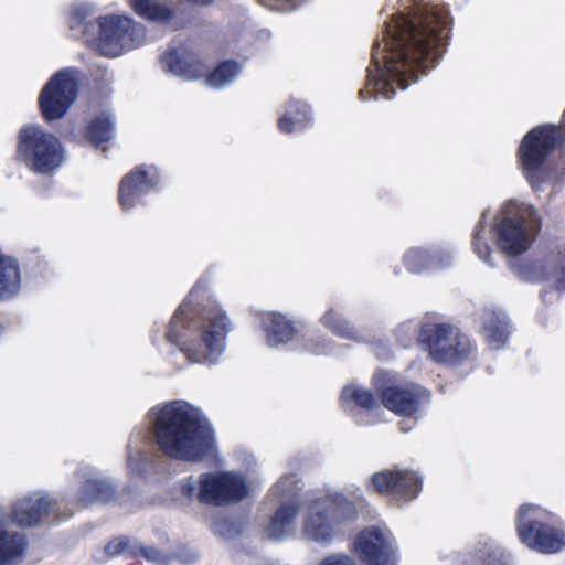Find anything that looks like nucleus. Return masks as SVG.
Segmentation results:
<instances>
[{
	"mask_svg": "<svg viewBox=\"0 0 565 565\" xmlns=\"http://www.w3.org/2000/svg\"><path fill=\"white\" fill-rule=\"evenodd\" d=\"M539 273L532 275L531 279L547 280L553 287L558 290H565V260L562 262L559 267L537 266Z\"/></svg>",
	"mask_w": 565,
	"mask_h": 565,
	"instance_id": "obj_37",
	"label": "nucleus"
},
{
	"mask_svg": "<svg viewBox=\"0 0 565 565\" xmlns=\"http://www.w3.org/2000/svg\"><path fill=\"white\" fill-rule=\"evenodd\" d=\"M79 77L75 68H64L54 74L42 88L39 106L46 121L63 118L75 103Z\"/></svg>",
	"mask_w": 565,
	"mask_h": 565,
	"instance_id": "obj_13",
	"label": "nucleus"
},
{
	"mask_svg": "<svg viewBox=\"0 0 565 565\" xmlns=\"http://www.w3.org/2000/svg\"><path fill=\"white\" fill-rule=\"evenodd\" d=\"M259 327L268 347L290 345L295 349L303 322L295 321L281 312L269 311L259 316Z\"/></svg>",
	"mask_w": 565,
	"mask_h": 565,
	"instance_id": "obj_17",
	"label": "nucleus"
},
{
	"mask_svg": "<svg viewBox=\"0 0 565 565\" xmlns=\"http://www.w3.org/2000/svg\"><path fill=\"white\" fill-rule=\"evenodd\" d=\"M382 40L374 42L361 100L392 99L437 64L450 32L448 11L417 0H398L387 14Z\"/></svg>",
	"mask_w": 565,
	"mask_h": 565,
	"instance_id": "obj_1",
	"label": "nucleus"
},
{
	"mask_svg": "<svg viewBox=\"0 0 565 565\" xmlns=\"http://www.w3.org/2000/svg\"><path fill=\"white\" fill-rule=\"evenodd\" d=\"M108 556L135 555L137 554V543L128 537H117L111 540L105 547Z\"/></svg>",
	"mask_w": 565,
	"mask_h": 565,
	"instance_id": "obj_38",
	"label": "nucleus"
},
{
	"mask_svg": "<svg viewBox=\"0 0 565 565\" xmlns=\"http://www.w3.org/2000/svg\"><path fill=\"white\" fill-rule=\"evenodd\" d=\"M401 330H405L406 332L409 333L411 337H413L415 334V328L411 324L402 326Z\"/></svg>",
	"mask_w": 565,
	"mask_h": 565,
	"instance_id": "obj_44",
	"label": "nucleus"
},
{
	"mask_svg": "<svg viewBox=\"0 0 565 565\" xmlns=\"http://www.w3.org/2000/svg\"><path fill=\"white\" fill-rule=\"evenodd\" d=\"M299 478L295 473H287L270 488L268 498L281 503L284 501L303 502L298 497Z\"/></svg>",
	"mask_w": 565,
	"mask_h": 565,
	"instance_id": "obj_33",
	"label": "nucleus"
},
{
	"mask_svg": "<svg viewBox=\"0 0 565 565\" xmlns=\"http://www.w3.org/2000/svg\"><path fill=\"white\" fill-rule=\"evenodd\" d=\"M366 508L361 488L326 489L308 494L303 502L284 501L270 518L266 534L273 541L296 536L302 510V535L320 544H329L352 524Z\"/></svg>",
	"mask_w": 565,
	"mask_h": 565,
	"instance_id": "obj_2",
	"label": "nucleus"
},
{
	"mask_svg": "<svg viewBox=\"0 0 565 565\" xmlns=\"http://www.w3.org/2000/svg\"><path fill=\"white\" fill-rule=\"evenodd\" d=\"M242 71V66L236 61H225L218 64L205 78L207 86L222 89L232 84Z\"/></svg>",
	"mask_w": 565,
	"mask_h": 565,
	"instance_id": "obj_34",
	"label": "nucleus"
},
{
	"mask_svg": "<svg viewBox=\"0 0 565 565\" xmlns=\"http://www.w3.org/2000/svg\"><path fill=\"white\" fill-rule=\"evenodd\" d=\"M115 134V121L108 113L96 116L87 127V136L90 142L103 150Z\"/></svg>",
	"mask_w": 565,
	"mask_h": 565,
	"instance_id": "obj_32",
	"label": "nucleus"
},
{
	"mask_svg": "<svg viewBox=\"0 0 565 565\" xmlns=\"http://www.w3.org/2000/svg\"><path fill=\"white\" fill-rule=\"evenodd\" d=\"M166 72L185 81H193L202 77L206 68L199 58L184 50L167 51L161 58Z\"/></svg>",
	"mask_w": 565,
	"mask_h": 565,
	"instance_id": "obj_21",
	"label": "nucleus"
},
{
	"mask_svg": "<svg viewBox=\"0 0 565 565\" xmlns=\"http://www.w3.org/2000/svg\"><path fill=\"white\" fill-rule=\"evenodd\" d=\"M402 264L413 275L428 274V249L425 246H412L402 256Z\"/></svg>",
	"mask_w": 565,
	"mask_h": 565,
	"instance_id": "obj_35",
	"label": "nucleus"
},
{
	"mask_svg": "<svg viewBox=\"0 0 565 565\" xmlns=\"http://www.w3.org/2000/svg\"><path fill=\"white\" fill-rule=\"evenodd\" d=\"M57 510L58 503L52 497L32 493L17 500L12 507V520L20 525L32 526L55 514Z\"/></svg>",
	"mask_w": 565,
	"mask_h": 565,
	"instance_id": "obj_18",
	"label": "nucleus"
},
{
	"mask_svg": "<svg viewBox=\"0 0 565 565\" xmlns=\"http://www.w3.org/2000/svg\"><path fill=\"white\" fill-rule=\"evenodd\" d=\"M422 477L412 470H385L372 475L369 488L409 501L422 490Z\"/></svg>",
	"mask_w": 565,
	"mask_h": 565,
	"instance_id": "obj_16",
	"label": "nucleus"
},
{
	"mask_svg": "<svg viewBox=\"0 0 565 565\" xmlns=\"http://www.w3.org/2000/svg\"><path fill=\"white\" fill-rule=\"evenodd\" d=\"M8 514L0 510V565H17L24 557L29 541L24 533L7 529Z\"/></svg>",
	"mask_w": 565,
	"mask_h": 565,
	"instance_id": "obj_22",
	"label": "nucleus"
},
{
	"mask_svg": "<svg viewBox=\"0 0 565 565\" xmlns=\"http://www.w3.org/2000/svg\"><path fill=\"white\" fill-rule=\"evenodd\" d=\"M78 478L83 479V483L78 490V501L84 505L95 502H109L115 493L111 482L106 479L98 478L96 471L88 467H79L77 470Z\"/></svg>",
	"mask_w": 565,
	"mask_h": 565,
	"instance_id": "obj_20",
	"label": "nucleus"
},
{
	"mask_svg": "<svg viewBox=\"0 0 565 565\" xmlns=\"http://www.w3.org/2000/svg\"><path fill=\"white\" fill-rule=\"evenodd\" d=\"M96 9L93 4L81 3L68 13V26L79 31L83 42L95 53L116 58L146 43V28L125 14H104L89 20Z\"/></svg>",
	"mask_w": 565,
	"mask_h": 565,
	"instance_id": "obj_6",
	"label": "nucleus"
},
{
	"mask_svg": "<svg viewBox=\"0 0 565 565\" xmlns=\"http://www.w3.org/2000/svg\"><path fill=\"white\" fill-rule=\"evenodd\" d=\"M305 1L306 0H258L263 7L278 12L294 11Z\"/></svg>",
	"mask_w": 565,
	"mask_h": 565,
	"instance_id": "obj_39",
	"label": "nucleus"
},
{
	"mask_svg": "<svg viewBox=\"0 0 565 565\" xmlns=\"http://www.w3.org/2000/svg\"><path fill=\"white\" fill-rule=\"evenodd\" d=\"M227 52L245 60L253 56L260 47L258 35L245 26L233 28L226 35Z\"/></svg>",
	"mask_w": 565,
	"mask_h": 565,
	"instance_id": "obj_29",
	"label": "nucleus"
},
{
	"mask_svg": "<svg viewBox=\"0 0 565 565\" xmlns=\"http://www.w3.org/2000/svg\"><path fill=\"white\" fill-rule=\"evenodd\" d=\"M340 401L342 407L347 411H352L354 407L372 409L377 405L375 396L367 388L356 383L343 387Z\"/></svg>",
	"mask_w": 565,
	"mask_h": 565,
	"instance_id": "obj_31",
	"label": "nucleus"
},
{
	"mask_svg": "<svg viewBox=\"0 0 565 565\" xmlns=\"http://www.w3.org/2000/svg\"><path fill=\"white\" fill-rule=\"evenodd\" d=\"M373 385L385 408L399 416H413L430 402V392L413 382H405L393 371L379 370Z\"/></svg>",
	"mask_w": 565,
	"mask_h": 565,
	"instance_id": "obj_12",
	"label": "nucleus"
},
{
	"mask_svg": "<svg viewBox=\"0 0 565 565\" xmlns=\"http://www.w3.org/2000/svg\"><path fill=\"white\" fill-rule=\"evenodd\" d=\"M482 335L492 349H501L511 334L509 317L502 310L486 309L482 313Z\"/></svg>",
	"mask_w": 565,
	"mask_h": 565,
	"instance_id": "obj_24",
	"label": "nucleus"
},
{
	"mask_svg": "<svg viewBox=\"0 0 565 565\" xmlns=\"http://www.w3.org/2000/svg\"><path fill=\"white\" fill-rule=\"evenodd\" d=\"M137 550H139L142 553V555L148 561H150L152 563L167 564L169 562V556L166 555L164 553H162L161 551H159L156 547H152V546L138 547L137 546Z\"/></svg>",
	"mask_w": 565,
	"mask_h": 565,
	"instance_id": "obj_41",
	"label": "nucleus"
},
{
	"mask_svg": "<svg viewBox=\"0 0 565 565\" xmlns=\"http://www.w3.org/2000/svg\"><path fill=\"white\" fill-rule=\"evenodd\" d=\"M457 565H512V556L498 542L486 539L478 541L472 552Z\"/></svg>",
	"mask_w": 565,
	"mask_h": 565,
	"instance_id": "obj_23",
	"label": "nucleus"
},
{
	"mask_svg": "<svg viewBox=\"0 0 565 565\" xmlns=\"http://www.w3.org/2000/svg\"><path fill=\"white\" fill-rule=\"evenodd\" d=\"M355 552L367 565H397L394 537L382 527H367L354 541Z\"/></svg>",
	"mask_w": 565,
	"mask_h": 565,
	"instance_id": "obj_15",
	"label": "nucleus"
},
{
	"mask_svg": "<svg viewBox=\"0 0 565 565\" xmlns=\"http://www.w3.org/2000/svg\"><path fill=\"white\" fill-rule=\"evenodd\" d=\"M540 226V217L532 205L518 200L508 201L493 217L489 211L482 213L472 234L473 253L488 266L494 267L491 258L493 239L503 254L519 256L531 247Z\"/></svg>",
	"mask_w": 565,
	"mask_h": 565,
	"instance_id": "obj_5",
	"label": "nucleus"
},
{
	"mask_svg": "<svg viewBox=\"0 0 565 565\" xmlns=\"http://www.w3.org/2000/svg\"><path fill=\"white\" fill-rule=\"evenodd\" d=\"M428 249V274L449 268L454 263V252L449 246H427Z\"/></svg>",
	"mask_w": 565,
	"mask_h": 565,
	"instance_id": "obj_36",
	"label": "nucleus"
},
{
	"mask_svg": "<svg viewBox=\"0 0 565 565\" xmlns=\"http://www.w3.org/2000/svg\"><path fill=\"white\" fill-rule=\"evenodd\" d=\"M562 173L565 174V166L562 168Z\"/></svg>",
	"mask_w": 565,
	"mask_h": 565,
	"instance_id": "obj_45",
	"label": "nucleus"
},
{
	"mask_svg": "<svg viewBox=\"0 0 565 565\" xmlns=\"http://www.w3.org/2000/svg\"><path fill=\"white\" fill-rule=\"evenodd\" d=\"M312 124L310 107L307 103L290 99L286 104L285 111L278 119V128L284 134L299 132Z\"/></svg>",
	"mask_w": 565,
	"mask_h": 565,
	"instance_id": "obj_25",
	"label": "nucleus"
},
{
	"mask_svg": "<svg viewBox=\"0 0 565 565\" xmlns=\"http://www.w3.org/2000/svg\"><path fill=\"white\" fill-rule=\"evenodd\" d=\"M318 565H355V562L347 555L334 554L324 557Z\"/></svg>",
	"mask_w": 565,
	"mask_h": 565,
	"instance_id": "obj_42",
	"label": "nucleus"
},
{
	"mask_svg": "<svg viewBox=\"0 0 565 565\" xmlns=\"http://www.w3.org/2000/svg\"><path fill=\"white\" fill-rule=\"evenodd\" d=\"M565 141V108L561 125H541L531 129L522 139L518 161L522 174L537 191L551 179L548 160L553 151Z\"/></svg>",
	"mask_w": 565,
	"mask_h": 565,
	"instance_id": "obj_8",
	"label": "nucleus"
},
{
	"mask_svg": "<svg viewBox=\"0 0 565 565\" xmlns=\"http://www.w3.org/2000/svg\"><path fill=\"white\" fill-rule=\"evenodd\" d=\"M320 323L333 335L344 340L362 343L366 341L365 334L353 326L345 316L335 308H329L320 318Z\"/></svg>",
	"mask_w": 565,
	"mask_h": 565,
	"instance_id": "obj_27",
	"label": "nucleus"
},
{
	"mask_svg": "<svg viewBox=\"0 0 565 565\" xmlns=\"http://www.w3.org/2000/svg\"><path fill=\"white\" fill-rule=\"evenodd\" d=\"M22 289L21 269L18 260L9 255L0 254V300L17 297Z\"/></svg>",
	"mask_w": 565,
	"mask_h": 565,
	"instance_id": "obj_26",
	"label": "nucleus"
},
{
	"mask_svg": "<svg viewBox=\"0 0 565 565\" xmlns=\"http://www.w3.org/2000/svg\"><path fill=\"white\" fill-rule=\"evenodd\" d=\"M200 278L180 305L166 330V341L193 363L216 364L233 329L227 311Z\"/></svg>",
	"mask_w": 565,
	"mask_h": 565,
	"instance_id": "obj_3",
	"label": "nucleus"
},
{
	"mask_svg": "<svg viewBox=\"0 0 565 565\" xmlns=\"http://www.w3.org/2000/svg\"><path fill=\"white\" fill-rule=\"evenodd\" d=\"M198 555L194 552H190L186 556L182 557L183 563H193L196 561Z\"/></svg>",
	"mask_w": 565,
	"mask_h": 565,
	"instance_id": "obj_43",
	"label": "nucleus"
},
{
	"mask_svg": "<svg viewBox=\"0 0 565 565\" xmlns=\"http://www.w3.org/2000/svg\"><path fill=\"white\" fill-rule=\"evenodd\" d=\"M132 10L141 18L159 24L178 28L174 22V12L166 3L156 0H128Z\"/></svg>",
	"mask_w": 565,
	"mask_h": 565,
	"instance_id": "obj_30",
	"label": "nucleus"
},
{
	"mask_svg": "<svg viewBox=\"0 0 565 565\" xmlns=\"http://www.w3.org/2000/svg\"><path fill=\"white\" fill-rule=\"evenodd\" d=\"M518 537L529 548L554 554L565 546V533L547 510L531 503L522 504L516 514Z\"/></svg>",
	"mask_w": 565,
	"mask_h": 565,
	"instance_id": "obj_11",
	"label": "nucleus"
},
{
	"mask_svg": "<svg viewBox=\"0 0 565 565\" xmlns=\"http://www.w3.org/2000/svg\"><path fill=\"white\" fill-rule=\"evenodd\" d=\"M418 341L426 350L428 358L437 364L452 369L463 366L468 370L476 364L477 343L454 324H424L419 331Z\"/></svg>",
	"mask_w": 565,
	"mask_h": 565,
	"instance_id": "obj_7",
	"label": "nucleus"
},
{
	"mask_svg": "<svg viewBox=\"0 0 565 565\" xmlns=\"http://www.w3.org/2000/svg\"><path fill=\"white\" fill-rule=\"evenodd\" d=\"M17 157L30 171L52 175L66 160L62 141L40 125H26L18 137Z\"/></svg>",
	"mask_w": 565,
	"mask_h": 565,
	"instance_id": "obj_10",
	"label": "nucleus"
},
{
	"mask_svg": "<svg viewBox=\"0 0 565 565\" xmlns=\"http://www.w3.org/2000/svg\"><path fill=\"white\" fill-rule=\"evenodd\" d=\"M157 455L149 449L141 430L132 433L126 447V465L130 476L143 478L154 469Z\"/></svg>",
	"mask_w": 565,
	"mask_h": 565,
	"instance_id": "obj_19",
	"label": "nucleus"
},
{
	"mask_svg": "<svg viewBox=\"0 0 565 565\" xmlns=\"http://www.w3.org/2000/svg\"><path fill=\"white\" fill-rule=\"evenodd\" d=\"M294 350L313 355H334L338 353L339 345L331 338L309 330L303 323Z\"/></svg>",
	"mask_w": 565,
	"mask_h": 565,
	"instance_id": "obj_28",
	"label": "nucleus"
},
{
	"mask_svg": "<svg viewBox=\"0 0 565 565\" xmlns=\"http://www.w3.org/2000/svg\"><path fill=\"white\" fill-rule=\"evenodd\" d=\"M147 422L159 449L170 459L196 463L217 454L212 423L200 407L186 401L153 406Z\"/></svg>",
	"mask_w": 565,
	"mask_h": 565,
	"instance_id": "obj_4",
	"label": "nucleus"
},
{
	"mask_svg": "<svg viewBox=\"0 0 565 565\" xmlns=\"http://www.w3.org/2000/svg\"><path fill=\"white\" fill-rule=\"evenodd\" d=\"M210 529L215 535L224 539H230L234 534V525L226 518L213 520L210 524Z\"/></svg>",
	"mask_w": 565,
	"mask_h": 565,
	"instance_id": "obj_40",
	"label": "nucleus"
},
{
	"mask_svg": "<svg viewBox=\"0 0 565 565\" xmlns=\"http://www.w3.org/2000/svg\"><path fill=\"white\" fill-rule=\"evenodd\" d=\"M161 177L156 166L140 164L126 173L118 186L120 209L130 212L146 204V198L160 189Z\"/></svg>",
	"mask_w": 565,
	"mask_h": 565,
	"instance_id": "obj_14",
	"label": "nucleus"
},
{
	"mask_svg": "<svg viewBox=\"0 0 565 565\" xmlns=\"http://www.w3.org/2000/svg\"><path fill=\"white\" fill-rule=\"evenodd\" d=\"M181 494L202 504L223 507L243 500L248 494L245 478L235 471L203 472L179 482Z\"/></svg>",
	"mask_w": 565,
	"mask_h": 565,
	"instance_id": "obj_9",
	"label": "nucleus"
}]
</instances>
